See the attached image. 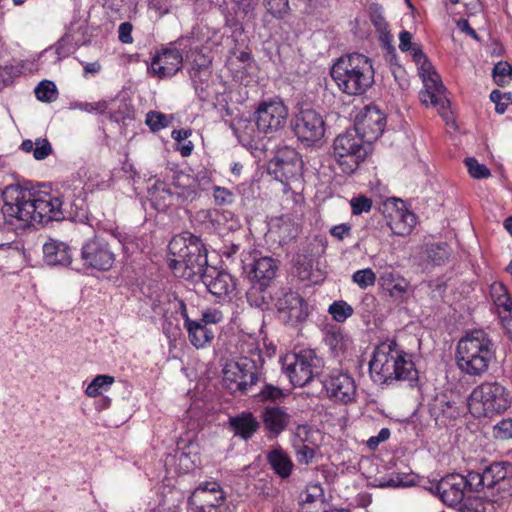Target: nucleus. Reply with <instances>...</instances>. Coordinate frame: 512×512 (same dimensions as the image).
<instances>
[{"label": "nucleus", "instance_id": "nucleus-1", "mask_svg": "<svg viewBox=\"0 0 512 512\" xmlns=\"http://www.w3.org/2000/svg\"><path fill=\"white\" fill-rule=\"evenodd\" d=\"M64 200L60 191L30 190L20 185L7 186L3 192L1 214L13 229L33 223L44 224L64 219Z\"/></svg>", "mask_w": 512, "mask_h": 512}, {"label": "nucleus", "instance_id": "nucleus-2", "mask_svg": "<svg viewBox=\"0 0 512 512\" xmlns=\"http://www.w3.org/2000/svg\"><path fill=\"white\" fill-rule=\"evenodd\" d=\"M369 370L375 382L388 386L400 381L413 385L419 377L412 354L406 352L395 340L376 346Z\"/></svg>", "mask_w": 512, "mask_h": 512}, {"label": "nucleus", "instance_id": "nucleus-3", "mask_svg": "<svg viewBox=\"0 0 512 512\" xmlns=\"http://www.w3.org/2000/svg\"><path fill=\"white\" fill-rule=\"evenodd\" d=\"M238 350L239 358L227 362L223 368V381L233 392L246 394L259 381L265 361L255 338L240 340Z\"/></svg>", "mask_w": 512, "mask_h": 512}, {"label": "nucleus", "instance_id": "nucleus-4", "mask_svg": "<svg viewBox=\"0 0 512 512\" xmlns=\"http://www.w3.org/2000/svg\"><path fill=\"white\" fill-rule=\"evenodd\" d=\"M207 253L200 237L184 232L168 244V267L176 277L195 280L208 267Z\"/></svg>", "mask_w": 512, "mask_h": 512}, {"label": "nucleus", "instance_id": "nucleus-5", "mask_svg": "<svg viewBox=\"0 0 512 512\" xmlns=\"http://www.w3.org/2000/svg\"><path fill=\"white\" fill-rule=\"evenodd\" d=\"M496 357V347L483 330H474L463 336L456 348L458 368L469 376L484 375Z\"/></svg>", "mask_w": 512, "mask_h": 512}, {"label": "nucleus", "instance_id": "nucleus-6", "mask_svg": "<svg viewBox=\"0 0 512 512\" xmlns=\"http://www.w3.org/2000/svg\"><path fill=\"white\" fill-rule=\"evenodd\" d=\"M339 90L350 96L364 94L374 83L371 59L361 53L340 57L330 70Z\"/></svg>", "mask_w": 512, "mask_h": 512}, {"label": "nucleus", "instance_id": "nucleus-7", "mask_svg": "<svg viewBox=\"0 0 512 512\" xmlns=\"http://www.w3.org/2000/svg\"><path fill=\"white\" fill-rule=\"evenodd\" d=\"M304 163L298 151L292 147L280 148L269 163V172L275 179L284 185V207L297 212L304 198L301 193L295 192L290 184L302 178Z\"/></svg>", "mask_w": 512, "mask_h": 512}, {"label": "nucleus", "instance_id": "nucleus-8", "mask_svg": "<svg viewBox=\"0 0 512 512\" xmlns=\"http://www.w3.org/2000/svg\"><path fill=\"white\" fill-rule=\"evenodd\" d=\"M370 144L354 129H347L339 134L333 143L334 156L346 174L353 173L364 161Z\"/></svg>", "mask_w": 512, "mask_h": 512}, {"label": "nucleus", "instance_id": "nucleus-9", "mask_svg": "<svg viewBox=\"0 0 512 512\" xmlns=\"http://www.w3.org/2000/svg\"><path fill=\"white\" fill-rule=\"evenodd\" d=\"M511 402V392L499 382H484L475 387L470 395V407L485 417L504 413Z\"/></svg>", "mask_w": 512, "mask_h": 512}, {"label": "nucleus", "instance_id": "nucleus-10", "mask_svg": "<svg viewBox=\"0 0 512 512\" xmlns=\"http://www.w3.org/2000/svg\"><path fill=\"white\" fill-rule=\"evenodd\" d=\"M282 369L295 387H304L319 374L320 358L314 350L303 349L288 353L282 360Z\"/></svg>", "mask_w": 512, "mask_h": 512}, {"label": "nucleus", "instance_id": "nucleus-11", "mask_svg": "<svg viewBox=\"0 0 512 512\" xmlns=\"http://www.w3.org/2000/svg\"><path fill=\"white\" fill-rule=\"evenodd\" d=\"M225 493L217 481L199 484L188 498L191 512H224Z\"/></svg>", "mask_w": 512, "mask_h": 512}, {"label": "nucleus", "instance_id": "nucleus-12", "mask_svg": "<svg viewBox=\"0 0 512 512\" xmlns=\"http://www.w3.org/2000/svg\"><path fill=\"white\" fill-rule=\"evenodd\" d=\"M292 130L307 146L319 142L325 134V122L313 109H301L292 120Z\"/></svg>", "mask_w": 512, "mask_h": 512}, {"label": "nucleus", "instance_id": "nucleus-13", "mask_svg": "<svg viewBox=\"0 0 512 512\" xmlns=\"http://www.w3.org/2000/svg\"><path fill=\"white\" fill-rule=\"evenodd\" d=\"M288 117V108L280 99L262 101L254 112L257 125L266 136H272L281 130Z\"/></svg>", "mask_w": 512, "mask_h": 512}, {"label": "nucleus", "instance_id": "nucleus-14", "mask_svg": "<svg viewBox=\"0 0 512 512\" xmlns=\"http://www.w3.org/2000/svg\"><path fill=\"white\" fill-rule=\"evenodd\" d=\"M385 126V113L376 105L370 104L358 112L353 128L371 145L383 134Z\"/></svg>", "mask_w": 512, "mask_h": 512}, {"label": "nucleus", "instance_id": "nucleus-15", "mask_svg": "<svg viewBox=\"0 0 512 512\" xmlns=\"http://www.w3.org/2000/svg\"><path fill=\"white\" fill-rule=\"evenodd\" d=\"M274 301L278 313L287 323H301L309 315L307 302L291 289L279 290Z\"/></svg>", "mask_w": 512, "mask_h": 512}, {"label": "nucleus", "instance_id": "nucleus-16", "mask_svg": "<svg viewBox=\"0 0 512 512\" xmlns=\"http://www.w3.org/2000/svg\"><path fill=\"white\" fill-rule=\"evenodd\" d=\"M327 396L342 404L352 403L356 399L357 386L353 376L342 370H333L322 381Z\"/></svg>", "mask_w": 512, "mask_h": 512}, {"label": "nucleus", "instance_id": "nucleus-17", "mask_svg": "<svg viewBox=\"0 0 512 512\" xmlns=\"http://www.w3.org/2000/svg\"><path fill=\"white\" fill-rule=\"evenodd\" d=\"M81 259L86 267L108 271L113 266L115 256L104 239L93 237L83 244Z\"/></svg>", "mask_w": 512, "mask_h": 512}, {"label": "nucleus", "instance_id": "nucleus-18", "mask_svg": "<svg viewBox=\"0 0 512 512\" xmlns=\"http://www.w3.org/2000/svg\"><path fill=\"white\" fill-rule=\"evenodd\" d=\"M183 66L181 51L174 47H166L156 52L147 67L150 76L158 79H167L176 75Z\"/></svg>", "mask_w": 512, "mask_h": 512}, {"label": "nucleus", "instance_id": "nucleus-19", "mask_svg": "<svg viewBox=\"0 0 512 512\" xmlns=\"http://www.w3.org/2000/svg\"><path fill=\"white\" fill-rule=\"evenodd\" d=\"M512 465L507 462H493L484 469L486 489L490 495L508 498L512 492Z\"/></svg>", "mask_w": 512, "mask_h": 512}, {"label": "nucleus", "instance_id": "nucleus-20", "mask_svg": "<svg viewBox=\"0 0 512 512\" xmlns=\"http://www.w3.org/2000/svg\"><path fill=\"white\" fill-rule=\"evenodd\" d=\"M206 286L207 290L219 300H225L236 290V280L223 270L215 267H207L198 277Z\"/></svg>", "mask_w": 512, "mask_h": 512}, {"label": "nucleus", "instance_id": "nucleus-21", "mask_svg": "<svg viewBox=\"0 0 512 512\" xmlns=\"http://www.w3.org/2000/svg\"><path fill=\"white\" fill-rule=\"evenodd\" d=\"M465 483L464 475L452 473L444 476L435 485V490L443 503L448 506H456L465 498L467 492Z\"/></svg>", "mask_w": 512, "mask_h": 512}, {"label": "nucleus", "instance_id": "nucleus-22", "mask_svg": "<svg viewBox=\"0 0 512 512\" xmlns=\"http://www.w3.org/2000/svg\"><path fill=\"white\" fill-rule=\"evenodd\" d=\"M261 420L269 437H278L290 424L291 415L284 407L266 406L261 413Z\"/></svg>", "mask_w": 512, "mask_h": 512}, {"label": "nucleus", "instance_id": "nucleus-23", "mask_svg": "<svg viewBox=\"0 0 512 512\" xmlns=\"http://www.w3.org/2000/svg\"><path fill=\"white\" fill-rule=\"evenodd\" d=\"M234 135L238 141L249 148H259L261 141L266 138V134L261 131L257 125L256 119H239L232 125Z\"/></svg>", "mask_w": 512, "mask_h": 512}, {"label": "nucleus", "instance_id": "nucleus-24", "mask_svg": "<svg viewBox=\"0 0 512 512\" xmlns=\"http://www.w3.org/2000/svg\"><path fill=\"white\" fill-rule=\"evenodd\" d=\"M386 223L392 233L397 236L409 235L415 224L416 216L402 205V207L393 208L386 215Z\"/></svg>", "mask_w": 512, "mask_h": 512}, {"label": "nucleus", "instance_id": "nucleus-25", "mask_svg": "<svg viewBox=\"0 0 512 512\" xmlns=\"http://www.w3.org/2000/svg\"><path fill=\"white\" fill-rule=\"evenodd\" d=\"M249 278L251 283L266 284L271 286L278 266L276 261L271 257L253 258V262L249 264Z\"/></svg>", "mask_w": 512, "mask_h": 512}, {"label": "nucleus", "instance_id": "nucleus-26", "mask_svg": "<svg viewBox=\"0 0 512 512\" xmlns=\"http://www.w3.org/2000/svg\"><path fill=\"white\" fill-rule=\"evenodd\" d=\"M229 426L235 436L249 440L259 430L260 423L252 412L243 411L236 416L229 417Z\"/></svg>", "mask_w": 512, "mask_h": 512}, {"label": "nucleus", "instance_id": "nucleus-27", "mask_svg": "<svg viewBox=\"0 0 512 512\" xmlns=\"http://www.w3.org/2000/svg\"><path fill=\"white\" fill-rule=\"evenodd\" d=\"M44 260L48 265L67 266L71 264L72 256L69 246L63 242L51 240L43 245Z\"/></svg>", "mask_w": 512, "mask_h": 512}, {"label": "nucleus", "instance_id": "nucleus-28", "mask_svg": "<svg viewBox=\"0 0 512 512\" xmlns=\"http://www.w3.org/2000/svg\"><path fill=\"white\" fill-rule=\"evenodd\" d=\"M267 462L274 473L281 479H287L291 476L294 463L288 453L281 447L272 449L267 453Z\"/></svg>", "mask_w": 512, "mask_h": 512}, {"label": "nucleus", "instance_id": "nucleus-29", "mask_svg": "<svg viewBox=\"0 0 512 512\" xmlns=\"http://www.w3.org/2000/svg\"><path fill=\"white\" fill-rule=\"evenodd\" d=\"M370 21L378 34V39L382 46L394 51V46L392 44L393 36L390 33L389 25L383 15L382 7L378 4L370 6Z\"/></svg>", "mask_w": 512, "mask_h": 512}, {"label": "nucleus", "instance_id": "nucleus-30", "mask_svg": "<svg viewBox=\"0 0 512 512\" xmlns=\"http://www.w3.org/2000/svg\"><path fill=\"white\" fill-rule=\"evenodd\" d=\"M188 334V340L197 349L205 348L214 339V332L198 320L188 322L184 326Z\"/></svg>", "mask_w": 512, "mask_h": 512}, {"label": "nucleus", "instance_id": "nucleus-31", "mask_svg": "<svg viewBox=\"0 0 512 512\" xmlns=\"http://www.w3.org/2000/svg\"><path fill=\"white\" fill-rule=\"evenodd\" d=\"M271 286L266 284L251 283L250 288L246 292L247 302L250 306L261 310H268L271 303L275 300L270 291Z\"/></svg>", "mask_w": 512, "mask_h": 512}, {"label": "nucleus", "instance_id": "nucleus-32", "mask_svg": "<svg viewBox=\"0 0 512 512\" xmlns=\"http://www.w3.org/2000/svg\"><path fill=\"white\" fill-rule=\"evenodd\" d=\"M433 415L446 419H456L460 416V410L455 401L449 400L446 395L438 396L432 407Z\"/></svg>", "mask_w": 512, "mask_h": 512}, {"label": "nucleus", "instance_id": "nucleus-33", "mask_svg": "<svg viewBox=\"0 0 512 512\" xmlns=\"http://www.w3.org/2000/svg\"><path fill=\"white\" fill-rule=\"evenodd\" d=\"M374 481L379 488L410 487L415 484V478L410 473H391L388 477L376 478Z\"/></svg>", "mask_w": 512, "mask_h": 512}, {"label": "nucleus", "instance_id": "nucleus-34", "mask_svg": "<svg viewBox=\"0 0 512 512\" xmlns=\"http://www.w3.org/2000/svg\"><path fill=\"white\" fill-rule=\"evenodd\" d=\"M178 198L172 189L164 182H157L154 185L152 199L157 209H165L174 204V199Z\"/></svg>", "mask_w": 512, "mask_h": 512}, {"label": "nucleus", "instance_id": "nucleus-35", "mask_svg": "<svg viewBox=\"0 0 512 512\" xmlns=\"http://www.w3.org/2000/svg\"><path fill=\"white\" fill-rule=\"evenodd\" d=\"M382 280L384 285L387 286L392 297H403L409 287V283L406 279L393 272L385 273L382 276Z\"/></svg>", "mask_w": 512, "mask_h": 512}, {"label": "nucleus", "instance_id": "nucleus-36", "mask_svg": "<svg viewBox=\"0 0 512 512\" xmlns=\"http://www.w3.org/2000/svg\"><path fill=\"white\" fill-rule=\"evenodd\" d=\"M115 378L110 375H97L85 389V394L90 398H96L110 390Z\"/></svg>", "mask_w": 512, "mask_h": 512}, {"label": "nucleus", "instance_id": "nucleus-37", "mask_svg": "<svg viewBox=\"0 0 512 512\" xmlns=\"http://www.w3.org/2000/svg\"><path fill=\"white\" fill-rule=\"evenodd\" d=\"M451 247L446 242L427 245V258L435 265L444 264L451 256Z\"/></svg>", "mask_w": 512, "mask_h": 512}, {"label": "nucleus", "instance_id": "nucleus-38", "mask_svg": "<svg viewBox=\"0 0 512 512\" xmlns=\"http://www.w3.org/2000/svg\"><path fill=\"white\" fill-rule=\"evenodd\" d=\"M491 297L493 299L495 306L498 309V312L512 308V299L504 284L493 283L491 285Z\"/></svg>", "mask_w": 512, "mask_h": 512}, {"label": "nucleus", "instance_id": "nucleus-39", "mask_svg": "<svg viewBox=\"0 0 512 512\" xmlns=\"http://www.w3.org/2000/svg\"><path fill=\"white\" fill-rule=\"evenodd\" d=\"M328 312L336 322L343 323L353 315L354 309L346 301L338 300L329 306Z\"/></svg>", "mask_w": 512, "mask_h": 512}, {"label": "nucleus", "instance_id": "nucleus-40", "mask_svg": "<svg viewBox=\"0 0 512 512\" xmlns=\"http://www.w3.org/2000/svg\"><path fill=\"white\" fill-rule=\"evenodd\" d=\"M260 402L276 403L286 397L284 390L272 384H265L257 394Z\"/></svg>", "mask_w": 512, "mask_h": 512}, {"label": "nucleus", "instance_id": "nucleus-41", "mask_svg": "<svg viewBox=\"0 0 512 512\" xmlns=\"http://www.w3.org/2000/svg\"><path fill=\"white\" fill-rule=\"evenodd\" d=\"M325 341L335 355L344 353L347 348L348 338L340 331H332L326 335Z\"/></svg>", "mask_w": 512, "mask_h": 512}, {"label": "nucleus", "instance_id": "nucleus-42", "mask_svg": "<svg viewBox=\"0 0 512 512\" xmlns=\"http://www.w3.org/2000/svg\"><path fill=\"white\" fill-rule=\"evenodd\" d=\"M35 95L42 102H52L57 97L56 86L52 81L44 80L35 88Z\"/></svg>", "mask_w": 512, "mask_h": 512}, {"label": "nucleus", "instance_id": "nucleus-43", "mask_svg": "<svg viewBox=\"0 0 512 512\" xmlns=\"http://www.w3.org/2000/svg\"><path fill=\"white\" fill-rule=\"evenodd\" d=\"M419 74L423 80L424 88L442 93L444 86L441 82L440 76L433 67L428 68L427 71H419Z\"/></svg>", "mask_w": 512, "mask_h": 512}, {"label": "nucleus", "instance_id": "nucleus-44", "mask_svg": "<svg viewBox=\"0 0 512 512\" xmlns=\"http://www.w3.org/2000/svg\"><path fill=\"white\" fill-rule=\"evenodd\" d=\"M376 274L371 268L357 270L352 275V281L361 289L373 286L376 282Z\"/></svg>", "mask_w": 512, "mask_h": 512}, {"label": "nucleus", "instance_id": "nucleus-45", "mask_svg": "<svg viewBox=\"0 0 512 512\" xmlns=\"http://www.w3.org/2000/svg\"><path fill=\"white\" fill-rule=\"evenodd\" d=\"M464 163L467 167L469 175L474 179H484L491 175L487 166L479 163L478 160L473 157L466 158Z\"/></svg>", "mask_w": 512, "mask_h": 512}, {"label": "nucleus", "instance_id": "nucleus-46", "mask_svg": "<svg viewBox=\"0 0 512 512\" xmlns=\"http://www.w3.org/2000/svg\"><path fill=\"white\" fill-rule=\"evenodd\" d=\"M465 488L469 492H478L486 488V480L484 479V471H470L464 476Z\"/></svg>", "mask_w": 512, "mask_h": 512}, {"label": "nucleus", "instance_id": "nucleus-47", "mask_svg": "<svg viewBox=\"0 0 512 512\" xmlns=\"http://www.w3.org/2000/svg\"><path fill=\"white\" fill-rule=\"evenodd\" d=\"M511 73L512 66L506 61H500L495 64L492 71L493 79L498 86H504L507 82L506 78L510 76Z\"/></svg>", "mask_w": 512, "mask_h": 512}, {"label": "nucleus", "instance_id": "nucleus-48", "mask_svg": "<svg viewBox=\"0 0 512 512\" xmlns=\"http://www.w3.org/2000/svg\"><path fill=\"white\" fill-rule=\"evenodd\" d=\"M350 206L353 215L368 213L372 209V200L365 195H359L350 200Z\"/></svg>", "mask_w": 512, "mask_h": 512}, {"label": "nucleus", "instance_id": "nucleus-49", "mask_svg": "<svg viewBox=\"0 0 512 512\" xmlns=\"http://www.w3.org/2000/svg\"><path fill=\"white\" fill-rule=\"evenodd\" d=\"M145 122L153 132L159 131L168 125L166 116L157 111L147 113Z\"/></svg>", "mask_w": 512, "mask_h": 512}, {"label": "nucleus", "instance_id": "nucleus-50", "mask_svg": "<svg viewBox=\"0 0 512 512\" xmlns=\"http://www.w3.org/2000/svg\"><path fill=\"white\" fill-rule=\"evenodd\" d=\"M53 152L51 143L46 138H37L33 149V157L40 161L46 159Z\"/></svg>", "mask_w": 512, "mask_h": 512}, {"label": "nucleus", "instance_id": "nucleus-51", "mask_svg": "<svg viewBox=\"0 0 512 512\" xmlns=\"http://www.w3.org/2000/svg\"><path fill=\"white\" fill-rule=\"evenodd\" d=\"M213 198L216 205L222 206L232 204L235 196L233 192L226 187L214 186Z\"/></svg>", "mask_w": 512, "mask_h": 512}, {"label": "nucleus", "instance_id": "nucleus-52", "mask_svg": "<svg viewBox=\"0 0 512 512\" xmlns=\"http://www.w3.org/2000/svg\"><path fill=\"white\" fill-rule=\"evenodd\" d=\"M408 52H410V55L413 61L416 63L419 71H427L428 68H432L431 62L424 54L420 45L416 44Z\"/></svg>", "mask_w": 512, "mask_h": 512}, {"label": "nucleus", "instance_id": "nucleus-53", "mask_svg": "<svg viewBox=\"0 0 512 512\" xmlns=\"http://www.w3.org/2000/svg\"><path fill=\"white\" fill-rule=\"evenodd\" d=\"M296 459L300 464H309L315 456L314 448L305 444L300 440L299 444L295 445Z\"/></svg>", "mask_w": 512, "mask_h": 512}, {"label": "nucleus", "instance_id": "nucleus-54", "mask_svg": "<svg viewBox=\"0 0 512 512\" xmlns=\"http://www.w3.org/2000/svg\"><path fill=\"white\" fill-rule=\"evenodd\" d=\"M267 10L274 17L282 18L289 10L288 0H267Z\"/></svg>", "mask_w": 512, "mask_h": 512}, {"label": "nucleus", "instance_id": "nucleus-55", "mask_svg": "<svg viewBox=\"0 0 512 512\" xmlns=\"http://www.w3.org/2000/svg\"><path fill=\"white\" fill-rule=\"evenodd\" d=\"M113 237H115L124 247L125 250H129L131 247H138V244L136 243V236L133 232H126L121 230H114L112 232Z\"/></svg>", "mask_w": 512, "mask_h": 512}, {"label": "nucleus", "instance_id": "nucleus-56", "mask_svg": "<svg viewBox=\"0 0 512 512\" xmlns=\"http://www.w3.org/2000/svg\"><path fill=\"white\" fill-rule=\"evenodd\" d=\"M329 234L337 241H343L352 235V225L350 223H341L334 225L329 229Z\"/></svg>", "mask_w": 512, "mask_h": 512}, {"label": "nucleus", "instance_id": "nucleus-57", "mask_svg": "<svg viewBox=\"0 0 512 512\" xmlns=\"http://www.w3.org/2000/svg\"><path fill=\"white\" fill-rule=\"evenodd\" d=\"M223 319H224V316H223L222 311H220L216 308H211V309L205 310L202 313L201 319H199L198 321L202 322L204 325L207 326L209 324L221 323L223 321Z\"/></svg>", "mask_w": 512, "mask_h": 512}, {"label": "nucleus", "instance_id": "nucleus-58", "mask_svg": "<svg viewBox=\"0 0 512 512\" xmlns=\"http://www.w3.org/2000/svg\"><path fill=\"white\" fill-rule=\"evenodd\" d=\"M494 434L501 439L512 438V419H503L494 427Z\"/></svg>", "mask_w": 512, "mask_h": 512}, {"label": "nucleus", "instance_id": "nucleus-59", "mask_svg": "<svg viewBox=\"0 0 512 512\" xmlns=\"http://www.w3.org/2000/svg\"><path fill=\"white\" fill-rule=\"evenodd\" d=\"M390 435H391V431L389 428H382L378 435L376 436H371L367 441H366V446L371 450V451H375L379 445L382 443V442H385L387 441L389 438H390Z\"/></svg>", "mask_w": 512, "mask_h": 512}, {"label": "nucleus", "instance_id": "nucleus-60", "mask_svg": "<svg viewBox=\"0 0 512 512\" xmlns=\"http://www.w3.org/2000/svg\"><path fill=\"white\" fill-rule=\"evenodd\" d=\"M492 498H484V511L485 512H502L503 503L506 498H502L500 495L494 494Z\"/></svg>", "mask_w": 512, "mask_h": 512}, {"label": "nucleus", "instance_id": "nucleus-61", "mask_svg": "<svg viewBox=\"0 0 512 512\" xmlns=\"http://www.w3.org/2000/svg\"><path fill=\"white\" fill-rule=\"evenodd\" d=\"M237 8V12L243 14L244 17L253 13L259 4V0H232Z\"/></svg>", "mask_w": 512, "mask_h": 512}, {"label": "nucleus", "instance_id": "nucleus-62", "mask_svg": "<svg viewBox=\"0 0 512 512\" xmlns=\"http://www.w3.org/2000/svg\"><path fill=\"white\" fill-rule=\"evenodd\" d=\"M217 215V209H202L195 214V221L202 225L203 229L209 230L211 218Z\"/></svg>", "mask_w": 512, "mask_h": 512}, {"label": "nucleus", "instance_id": "nucleus-63", "mask_svg": "<svg viewBox=\"0 0 512 512\" xmlns=\"http://www.w3.org/2000/svg\"><path fill=\"white\" fill-rule=\"evenodd\" d=\"M442 93L430 89L420 91L419 98L422 104L436 106L441 100Z\"/></svg>", "mask_w": 512, "mask_h": 512}, {"label": "nucleus", "instance_id": "nucleus-64", "mask_svg": "<svg viewBox=\"0 0 512 512\" xmlns=\"http://www.w3.org/2000/svg\"><path fill=\"white\" fill-rule=\"evenodd\" d=\"M501 324L506 332V334L509 336L510 340L512 341V308L511 309H505L504 311H499L498 314Z\"/></svg>", "mask_w": 512, "mask_h": 512}]
</instances>
